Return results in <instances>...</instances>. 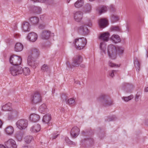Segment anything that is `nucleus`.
Wrapping results in <instances>:
<instances>
[{"label":"nucleus","mask_w":148,"mask_h":148,"mask_svg":"<svg viewBox=\"0 0 148 148\" xmlns=\"http://www.w3.org/2000/svg\"><path fill=\"white\" fill-rule=\"evenodd\" d=\"M97 100L105 107L112 104V101L110 99L108 96L105 94L100 95L97 98Z\"/></svg>","instance_id":"1"},{"label":"nucleus","mask_w":148,"mask_h":148,"mask_svg":"<svg viewBox=\"0 0 148 148\" xmlns=\"http://www.w3.org/2000/svg\"><path fill=\"white\" fill-rule=\"evenodd\" d=\"M87 43L86 39L82 37L75 39L73 44L75 46V48L77 49H82Z\"/></svg>","instance_id":"2"},{"label":"nucleus","mask_w":148,"mask_h":148,"mask_svg":"<svg viewBox=\"0 0 148 148\" xmlns=\"http://www.w3.org/2000/svg\"><path fill=\"white\" fill-rule=\"evenodd\" d=\"M108 53L110 58L112 59H115L117 53L116 47L112 45H109L108 48Z\"/></svg>","instance_id":"3"},{"label":"nucleus","mask_w":148,"mask_h":148,"mask_svg":"<svg viewBox=\"0 0 148 148\" xmlns=\"http://www.w3.org/2000/svg\"><path fill=\"white\" fill-rule=\"evenodd\" d=\"M22 59L20 56L12 55L10 58V63L14 66H19L21 63Z\"/></svg>","instance_id":"4"},{"label":"nucleus","mask_w":148,"mask_h":148,"mask_svg":"<svg viewBox=\"0 0 148 148\" xmlns=\"http://www.w3.org/2000/svg\"><path fill=\"white\" fill-rule=\"evenodd\" d=\"M31 102L32 104H36L42 101V97L38 92H35L31 98Z\"/></svg>","instance_id":"5"},{"label":"nucleus","mask_w":148,"mask_h":148,"mask_svg":"<svg viewBox=\"0 0 148 148\" xmlns=\"http://www.w3.org/2000/svg\"><path fill=\"white\" fill-rule=\"evenodd\" d=\"M83 61L82 57L79 55L77 56L73 59L71 64L73 67H78Z\"/></svg>","instance_id":"6"},{"label":"nucleus","mask_w":148,"mask_h":148,"mask_svg":"<svg viewBox=\"0 0 148 148\" xmlns=\"http://www.w3.org/2000/svg\"><path fill=\"white\" fill-rule=\"evenodd\" d=\"M27 120L22 119L19 120L16 123L17 126L20 129H25L27 127Z\"/></svg>","instance_id":"7"},{"label":"nucleus","mask_w":148,"mask_h":148,"mask_svg":"<svg viewBox=\"0 0 148 148\" xmlns=\"http://www.w3.org/2000/svg\"><path fill=\"white\" fill-rule=\"evenodd\" d=\"M27 62L28 65L33 69L35 68L37 66L38 63L36 59L32 58L31 56H28Z\"/></svg>","instance_id":"8"},{"label":"nucleus","mask_w":148,"mask_h":148,"mask_svg":"<svg viewBox=\"0 0 148 148\" xmlns=\"http://www.w3.org/2000/svg\"><path fill=\"white\" fill-rule=\"evenodd\" d=\"M21 67L20 66H14L11 67L10 69V71L11 73L13 76H16L21 74L20 71Z\"/></svg>","instance_id":"9"},{"label":"nucleus","mask_w":148,"mask_h":148,"mask_svg":"<svg viewBox=\"0 0 148 148\" xmlns=\"http://www.w3.org/2000/svg\"><path fill=\"white\" fill-rule=\"evenodd\" d=\"M5 146L8 148H16L17 145L15 141L10 139L5 142Z\"/></svg>","instance_id":"10"},{"label":"nucleus","mask_w":148,"mask_h":148,"mask_svg":"<svg viewBox=\"0 0 148 148\" xmlns=\"http://www.w3.org/2000/svg\"><path fill=\"white\" fill-rule=\"evenodd\" d=\"M122 87L123 89L127 93L131 92L134 87L132 84L127 83H123Z\"/></svg>","instance_id":"11"},{"label":"nucleus","mask_w":148,"mask_h":148,"mask_svg":"<svg viewBox=\"0 0 148 148\" xmlns=\"http://www.w3.org/2000/svg\"><path fill=\"white\" fill-rule=\"evenodd\" d=\"M83 12L80 11H76L73 13L74 20L77 22L81 21L83 18Z\"/></svg>","instance_id":"12"},{"label":"nucleus","mask_w":148,"mask_h":148,"mask_svg":"<svg viewBox=\"0 0 148 148\" xmlns=\"http://www.w3.org/2000/svg\"><path fill=\"white\" fill-rule=\"evenodd\" d=\"M80 130L77 127H74L72 128L70 132V134L73 138H75L79 134Z\"/></svg>","instance_id":"13"},{"label":"nucleus","mask_w":148,"mask_h":148,"mask_svg":"<svg viewBox=\"0 0 148 148\" xmlns=\"http://www.w3.org/2000/svg\"><path fill=\"white\" fill-rule=\"evenodd\" d=\"M27 38L30 41L34 42L37 39L38 36L36 33L32 32L29 34L27 36Z\"/></svg>","instance_id":"14"},{"label":"nucleus","mask_w":148,"mask_h":148,"mask_svg":"<svg viewBox=\"0 0 148 148\" xmlns=\"http://www.w3.org/2000/svg\"><path fill=\"white\" fill-rule=\"evenodd\" d=\"M78 30L80 33L84 35L87 34L89 32L88 29L86 25L80 26L78 28Z\"/></svg>","instance_id":"15"},{"label":"nucleus","mask_w":148,"mask_h":148,"mask_svg":"<svg viewBox=\"0 0 148 148\" xmlns=\"http://www.w3.org/2000/svg\"><path fill=\"white\" fill-rule=\"evenodd\" d=\"M98 23L100 27L103 28L107 26L108 21L105 18H101L99 20Z\"/></svg>","instance_id":"16"},{"label":"nucleus","mask_w":148,"mask_h":148,"mask_svg":"<svg viewBox=\"0 0 148 148\" xmlns=\"http://www.w3.org/2000/svg\"><path fill=\"white\" fill-rule=\"evenodd\" d=\"M96 10L100 15L103 13L106 12L107 11V8L104 6L99 5L96 7Z\"/></svg>","instance_id":"17"},{"label":"nucleus","mask_w":148,"mask_h":148,"mask_svg":"<svg viewBox=\"0 0 148 148\" xmlns=\"http://www.w3.org/2000/svg\"><path fill=\"white\" fill-rule=\"evenodd\" d=\"M39 52L38 49L36 48H34L32 50L31 55L29 56H31L32 58L36 59L38 56Z\"/></svg>","instance_id":"18"},{"label":"nucleus","mask_w":148,"mask_h":148,"mask_svg":"<svg viewBox=\"0 0 148 148\" xmlns=\"http://www.w3.org/2000/svg\"><path fill=\"white\" fill-rule=\"evenodd\" d=\"M22 28L24 31L29 32L30 29V25L29 22L24 21L22 23Z\"/></svg>","instance_id":"19"},{"label":"nucleus","mask_w":148,"mask_h":148,"mask_svg":"<svg viewBox=\"0 0 148 148\" xmlns=\"http://www.w3.org/2000/svg\"><path fill=\"white\" fill-rule=\"evenodd\" d=\"M110 34L108 32L104 33L101 34L99 37V39L103 40L104 41H107L108 40Z\"/></svg>","instance_id":"20"},{"label":"nucleus","mask_w":148,"mask_h":148,"mask_svg":"<svg viewBox=\"0 0 148 148\" xmlns=\"http://www.w3.org/2000/svg\"><path fill=\"white\" fill-rule=\"evenodd\" d=\"M50 36V32L48 31L45 30L42 32L41 36L43 39H47L49 38Z\"/></svg>","instance_id":"21"},{"label":"nucleus","mask_w":148,"mask_h":148,"mask_svg":"<svg viewBox=\"0 0 148 148\" xmlns=\"http://www.w3.org/2000/svg\"><path fill=\"white\" fill-rule=\"evenodd\" d=\"M30 120L32 121L35 122L38 121L40 119V116L39 115L33 114H31L29 116Z\"/></svg>","instance_id":"22"},{"label":"nucleus","mask_w":148,"mask_h":148,"mask_svg":"<svg viewBox=\"0 0 148 148\" xmlns=\"http://www.w3.org/2000/svg\"><path fill=\"white\" fill-rule=\"evenodd\" d=\"M40 129V126L38 124H36L32 127L30 129V131L32 132H37Z\"/></svg>","instance_id":"23"},{"label":"nucleus","mask_w":148,"mask_h":148,"mask_svg":"<svg viewBox=\"0 0 148 148\" xmlns=\"http://www.w3.org/2000/svg\"><path fill=\"white\" fill-rule=\"evenodd\" d=\"M23 49V46L19 42L16 43L14 47L15 51L16 52L21 51Z\"/></svg>","instance_id":"24"},{"label":"nucleus","mask_w":148,"mask_h":148,"mask_svg":"<svg viewBox=\"0 0 148 148\" xmlns=\"http://www.w3.org/2000/svg\"><path fill=\"white\" fill-rule=\"evenodd\" d=\"M47 111V106L45 104H43L41 105L39 108V111L41 113L44 114Z\"/></svg>","instance_id":"25"},{"label":"nucleus","mask_w":148,"mask_h":148,"mask_svg":"<svg viewBox=\"0 0 148 148\" xmlns=\"http://www.w3.org/2000/svg\"><path fill=\"white\" fill-rule=\"evenodd\" d=\"M92 6L91 4L87 3L84 7V12L86 13H89L91 11Z\"/></svg>","instance_id":"26"},{"label":"nucleus","mask_w":148,"mask_h":148,"mask_svg":"<svg viewBox=\"0 0 148 148\" xmlns=\"http://www.w3.org/2000/svg\"><path fill=\"white\" fill-rule=\"evenodd\" d=\"M20 69H21L20 71L19 72H21V74L23 73V74L25 75H29L30 73V70L29 69L28 67H25L23 69L22 67H21Z\"/></svg>","instance_id":"27"},{"label":"nucleus","mask_w":148,"mask_h":148,"mask_svg":"<svg viewBox=\"0 0 148 148\" xmlns=\"http://www.w3.org/2000/svg\"><path fill=\"white\" fill-rule=\"evenodd\" d=\"M84 1L83 0H78L74 4V6L76 8H79L84 5Z\"/></svg>","instance_id":"28"},{"label":"nucleus","mask_w":148,"mask_h":148,"mask_svg":"<svg viewBox=\"0 0 148 148\" xmlns=\"http://www.w3.org/2000/svg\"><path fill=\"white\" fill-rule=\"evenodd\" d=\"M12 109L11 103H10L6 104L2 107V110L3 111H11Z\"/></svg>","instance_id":"29"},{"label":"nucleus","mask_w":148,"mask_h":148,"mask_svg":"<svg viewBox=\"0 0 148 148\" xmlns=\"http://www.w3.org/2000/svg\"><path fill=\"white\" fill-rule=\"evenodd\" d=\"M111 39L116 43L120 42L121 40L120 37L117 35H113L111 36Z\"/></svg>","instance_id":"30"},{"label":"nucleus","mask_w":148,"mask_h":148,"mask_svg":"<svg viewBox=\"0 0 148 148\" xmlns=\"http://www.w3.org/2000/svg\"><path fill=\"white\" fill-rule=\"evenodd\" d=\"M29 20L31 24L36 25L38 23L39 18L36 16H33L30 18Z\"/></svg>","instance_id":"31"},{"label":"nucleus","mask_w":148,"mask_h":148,"mask_svg":"<svg viewBox=\"0 0 148 148\" xmlns=\"http://www.w3.org/2000/svg\"><path fill=\"white\" fill-rule=\"evenodd\" d=\"M51 119V117L50 115L47 114L43 116L42 121L43 122L45 123H47L50 121Z\"/></svg>","instance_id":"32"},{"label":"nucleus","mask_w":148,"mask_h":148,"mask_svg":"<svg viewBox=\"0 0 148 148\" xmlns=\"http://www.w3.org/2000/svg\"><path fill=\"white\" fill-rule=\"evenodd\" d=\"M13 128L11 126H9L7 127L5 129V132L7 134L9 135H11L14 132Z\"/></svg>","instance_id":"33"},{"label":"nucleus","mask_w":148,"mask_h":148,"mask_svg":"<svg viewBox=\"0 0 148 148\" xmlns=\"http://www.w3.org/2000/svg\"><path fill=\"white\" fill-rule=\"evenodd\" d=\"M134 64L136 67V71H139L140 69V63L137 58L134 60Z\"/></svg>","instance_id":"34"},{"label":"nucleus","mask_w":148,"mask_h":148,"mask_svg":"<svg viewBox=\"0 0 148 148\" xmlns=\"http://www.w3.org/2000/svg\"><path fill=\"white\" fill-rule=\"evenodd\" d=\"M15 137L18 141H21L23 137L22 133L20 132H17L16 134Z\"/></svg>","instance_id":"35"},{"label":"nucleus","mask_w":148,"mask_h":148,"mask_svg":"<svg viewBox=\"0 0 148 148\" xmlns=\"http://www.w3.org/2000/svg\"><path fill=\"white\" fill-rule=\"evenodd\" d=\"M100 48L101 51L104 53H106V44L104 42H101L100 43Z\"/></svg>","instance_id":"36"},{"label":"nucleus","mask_w":148,"mask_h":148,"mask_svg":"<svg viewBox=\"0 0 148 148\" xmlns=\"http://www.w3.org/2000/svg\"><path fill=\"white\" fill-rule=\"evenodd\" d=\"M33 140V138L32 136H27L24 138L25 142L27 143H30Z\"/></svg>","instance_id":"37"},{"label":"nucleus","mask_w":148,"mask_h":148,"mask_svg":"<svg viewBox=\"0 0 148 148\" xmlns=\"http://www.w3.org/2000/svg\"><path fill=\"white\" fill-rule=\"evenodd\" d=\"M32 11L34 13L37 14H39L40 13L41 11V9L38 7L33 6L32 7Z\"/></svg>","instance_id":"38"},{"label":"nucleus","mask_w":148,"mask_h":148,"mask_svg":"<svg viewBox=\"0 0 148 148\" xmlns=\"http://www.w3.org/2000/svg\"><path fill=\"white\" fill-rule=\"evenodd\" d=\"M66 103L69 105L73 106L75 103V100L73 98H71L69 99Z\"/></svg>","instance_id":"39"},{"label":"nucleus","mask_w":148,"mask_h":148,"mask_svg":"<svg viewBox=\"0 0 148 148\" xmlns=\"http://www.w3.org/2000/svg\"><path fill=\"white\" fill-rule=\"evenodd\" d=\"M111 19L113 23H114L118 21L119 20V18L118 16L114 15H112L111 16Z\"/></svg>","instance_id":"40"},{"label":"nucleus","mask_w":148,"mask_h":148,"mask_svg":"<svg viewBox=\"0 0 148 148\" xmlns=\"http://www.w3.org/2000/svg\"><path fill=\"white\" fill-rule=\"evenodd\" d=\"M134 97V96L132 95H131L128 97H124L122 98V99L125 101H128L132 99Z\"/></svg>","instance_id":"41"},{"label":"nucleus","mask_w":148,"mask_h":148,"mask_svg":"<svg viewBox=\"0 0 148 148\" xmlns=\"http://www.w3.org/2000/svg\"><path fill=\"white\" fill-rule=\"evenodd\" d=\"M116 51H117V53L119 54H122L123 53L124 51L123 48L121 47H116Z\"/></svg>","instance_id":"42"},{"label":"nucleus","mask_w":148,"mask_h":148,"mask_svg":"<svg viewBox=\"0 0 148 148\" xmlns=\"http://www.w3.org/2000/svg\"><path fill=\"white\" fill-rule=\"evenodd\" d=\"M111 29L113 31L120 32L121 29L119 26H112L111 27Z\"/></svg>","instance_id":"43"},{"label":"nucleus","mask_w":148,"mask_h":148,"mask_svg":"<svg viewBox=\"0 0 148 148\" xmlns=\"http://www.w3.org/2000/svg\"><path fill=\"white\" fill-rule=\"evenodd\" d=\"M49 70L48 66L47 65V64H44L41 67V70L42 71L47 72Z\"/></svg>","instance_id":"44"},{"label":"nucleus","mask_w":148,"mask_h":148,"mask_svg":"<svg viewBox=\"0 0 148 148\" xmlns=\"http://www.w3.org/2000/svg\"><path fill=\"white\" fill-rule=\"evenodd\" d=\"M84 140H86L87 144L89 143L90 145H92L94 143L93 139L92 138H87Z\"/></svg>","instance_id":"45"},{"label":"nucleus","mask_w":148,"mask_h":148,"mask_svg":"<svg viewBox=\"0 0 148 148\" xmlns=\"http://www.w3.org/2000/svg\"><path fill=\"white\" fill-rule=\"evenodd\" d=\"M57 133H54L51 134L50 136V139L52 140L56 139L59 135V134H58Z\"/></svg>","instance_id":"46"},{"label":"nucleus","mask_w":148,"mask_h":148,"mask_svg":"<svg viewBox=\"0 0 148 148\" xmlns=\"http://www.w3.org/2000/svg\"><path fill=\"white\" fill-rule=\"evenodd\" d=\"M115 118V115L109 116L107 117V119H106V121L108 122L110 121L114 120Z\"/></svg>","instance_id":"47"},{"label":"nucleus","mask_w":148,"mask_h":148,"mask_svg":"<svg viewBox=\"0 0 148 148\" xmlns=\"http://www.w3.org/2000/svg\"><path fill=\"white\" fill-rule=\"evenodd\" d=\"M65 140L66 142L69 144L74 145L75 144L74 142L70 140L69 138L67 137H65Z\"/></svg>","instance_id":"48"},{"label":"nucleus","mask_w":148,"mask_h":148,"mask_svg":"<svg viewBox=\"0 0 148 148\" xmlns=\"http://www.w3.org/2000/svg\"><path fill=\"white\" fill-rule=\"evenodd\" d=\"M11 111L10 112L11 114L13 115L14 117L17 116L18 114V112L17 111L15 110H13Z\"/></svg>","instance_id":"49"},{"label":"nucleus","mask_w":148,"mask_h":148,"mask_svg":"<svg viewBox=\"0 0 148 148\" xmlns=\"http://www.w3.org/2000/svg\"><path fill=\"white\" fill-rule=\"evenodd\" d=\"M117 71L116 70H112L111 72L109 73V75L111 77H113L114 73L117 72Z\"/></svg>","instance_id":"50"},{"label":"nucleus","mask_w":148,"mask_h":148,"mask_svg":"<svg viewBox=\"0 0 148 148\" xmlns=\"http://www.w3.org/2000/svg\"><path fill=\"white\" fill-rule=\"evenodd\" d=\"M62 98L63 99V101H67V97H66L64 94L62 95L61 96Z\"/></svg>","instance_id":"51"},{"label":"nucleus","mask_w":148,"mask_h":148,"mask_svg":"<svg viewBox=\"0 0 148 148\" xmlns=\"http://www.w3.org/2000/svg\"><path fill=\"white\" fill-rule=\"evenodd\" d=\"M86 25L89 26L91 27L92 25L91 21L90 20H88L87 22L86 23Z\"/></svg>","instance_id":"52"},{"label":"nucleus","mask_w":148,"mask_h":148,"mask_svg":"<svg viewBox=\"0 0 148 148\" xmlns=\"http://www.w3.org/2000/svg\"><path fill=\"white\" fill-rule=\"evenodd\" d=\"M109 65L111 67H113L116 66L115 64L110 62H109Z\"/></svg>","instance_id":"53"},{"label":"nucleus","mask_w":148,"mask_h":148,"mask_svg":"<svg viewBox=\"0 0 148 148\" xmlns=\"http://www.w3.org/2000/svg\"><path fill=\"white\" fill-rule=\"evenodd\" d=\"M14 117V116H13V115H12V114H11V113H10V114H9L8 118L9 120H11L13 119Z\"/></svg>","instance_id":"54"},{"label":"nucleus","mask_w":148,"mask_h":148,"mask_svg":"<svg viewBox=\"0 0 148 148\" xmlns=\"http://www.w3.org/2000/svg\"><path fill=\"white\" fill-rule=\"evenodd\" d=\"M45 25L42 24H40L39 26V28L41 29H42L45 28Z\"/></svg>","instance_id":"55"},{"label":"nucleus","mask_w":148,"mask_h":148,"mask_svg":"<svg viewBox=\"0 0 148 148\" xmlns=\"http://www.w3.org/2000/svg\"><path fill=\"white\" fill-rule=\"evenodd\" d=\"M140 96V95H138L137 94L136 95L135 97V101H138V98Z\"/></svg>","instance_id":"56"},{"label":"nucleus","mask_w":148,"mask_h":148,"mask_svg":"<svg viewBox=\"0 0 148 148\" xmlns=\"http://www.w3.org/2000/svg\"><path fill=\"white\" fill-rule=\"evenodd\" d=\"M126 31L127 33H128L130 31V27L128 25L126 26Z\"/></svg>","instance_id":"57"},{"label":"nucleus","mask_w":148,"mask_h":148,"mask_svg":"<svg viewBox=\"0 0 148 148\" xmlns=\"http://www.w3.org/2000/svg\"><path fill=\"white\" fill-rule=\"evenodd\" d=\"M66 65L67 66L69 67H71V66L70 65V63L69 62V61H67L66 63Z\"/></svg>","instance_id":"58"},{"label":"nucleus","mask_w":148,"mask_h":148,"mask_svg":"<svg viewBox=\"0 0 148 148\" xmlns=\"http://www.w3.org/2000/svg\"><path fill=\"white\" fill-rule=\"evenodd\" d=\"M75 83L76 84H79L80 85V82L79 81H75Z\"/></svg>","instance_id":"59"},{"label":"nucleus","mask_w":148,"mask_h":148,"mask_svg":"<svg viewBox=\"0 0 148 148\" xmlns=\"http://www.w3.org/2000/svg\"><path fill=\"white\" fill-rule=\"evenodd\" d=\"M3 123L2 122V121L0 119V128L1 127L2 125H3Z\"/></svg>","instance_id":"60"},{"label":"nucleus","mask_w":148,"mask_h":148,"mask_svg":"<svg viewBox=\"0 0 148 148\" xmlns=\"http://www.w3.org/2000/svg\"><path fill=\"white\" fill-rule=\"evenodd\" d=\"M38 1L41 3H43L45 2L46 0H38Z\"/></svg>","instance_id":"61"},{"label":"nucleus","mask_w":148,"mask_h":148,"mask_svg":"<svg viewBox=\"0 0 148 148\" xmlns=\"http://www.w3.org/2000/svg\"><path fill=\"white\" fill-rule=\"evenodd\" d=\"M144 91L146 92H148V87H146L144 89Z\"/></svg>","instance_id":"62"},{"label":"nucleus","mask_w":148,"mask_h":148,"mask_svg":"<svg viewBox=\"0 0 148 148\" xmlns=\"http://www.w3.org/2000/svg\"><path fill=\"white\" fill-rule=\"evenodd\" d=\"M0 148H6L3 145H0Z\"/></svg>","instance_id":"63"},{"label":"nucleus","mask_w":148,"mask_h":148,"mask_svg":"<svg viewBox=\"0 0 148 148\" xmlns=\"http://www.w3.org/2000/svg\"><path fill=\"white\" fill-rule=\"evenodd\" d=\"M80 66L84 68L85 66L84 65L82 64Z\"/></svg>","instance_id":"64"}]
</instances>
